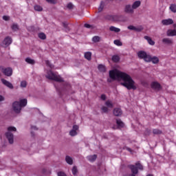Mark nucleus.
Listing matches in <instances>:
<instances>
[{"label": "nucleus", "mask_w": 176, "mask_h": 176, "mask_svg": "<svg viewBox=\"0 0 176 176\" xmlns=\"http://www.w3.org/2000/svg\"><path fill=\"white\" fill-rule=\"evenodd\" d=\"M25 61H26V63H28V64H32V65L35 64V60H34L33 59H32L30 58H26Z\"/></svg>", "instance_id": "nucleus-27"}, {"label": "nucleus", "mask_w": 176, "mask_h": 176, "mask_svg": "<svg viewBox=\"0 0 176 176\" xmlns=\"http://www.w3.org/2000/svg\"><path fill=\"white\" fill-rule=\"evenodd\" d=\"M105 105L107 107V108H113V103H112V101L111 100L106 101Z\"/></svg>", "instance_id": "nucleus-23"}, {"label": "nucleus", "mask_w": 176, "mask_h": 176, "mask_svg": "<svg viewBox=\"0 0 176 176\" xmlns=\"http://www.w3.org/2000/svg\"><path fill=\"white\" fill-rule=\"evenodd\" d=\"M16 129L14 126H9L8 128V131L6 133L5 135L9 142V144H13L14 140V135H13V132L16 131Z\"/></svg>", "instance_id": "nucleus-4"}, {"label": "nucleus", "mask_w": 176, "mask_h": 176, "mask_svg": "<svg viewBox=\"0 0 176 176\" xmlns=\"http://www.w3.org/2000/svg\"><path fill=\"white\" fill-rule=\"evenodd\" d=\"M107 98V96L104 94L101 95V100H105Z\"/></svg>", "instance_id": "nucleus-44"}, {"label": "nucleus", "mask_w": 176, "mask_h": 176, "mask_svg": "<svg viewBox=\"0 0 176 176\" xmlns=\"http://www.w3.org/2000/svg\"><path fill=\"white\" fill-rule=\"evenodd\" d=\"M72 171L73 175H76V173H78V168H76V166H74Z\"/></svg>", "instance_id": "nucleus-34"}, {"label": "nucleus", "mask_w": 176, "mask_h": 176, "mask_svg": "<svg viewBox=\"0 0 176 176\" xmlns=\"http://www.w3.org/2000/svg\"><path fill=\"white\" fill-rule=\"evenodd\" d=\"M10 17L8 16H3V20H5V21H8Z\"/></svg>", "instance_id": "nucleus-42"}, {"label": "nucleus", "mask_w": 176, "mask_h": 176, "mask_svg": "<svg viewBox=\"0 0 176 176\" xmlns=\"http://www.w3.org/2000/svg\"><path fill=\"white\" fill-rule=\"evenodd\" d=\"M144 39H146V41H148V43L149 45H151V46H153L155 45V41H153L152 40V38H151V37L148 36H144Z\"/></svg>", "instance_id": "nucleus-17"}, {"label": "nucleus", "mask_w": 176, "mask_h": 176, "mask_svg": "<svg viewBox=\"0 0 176 176\" xmlns=\"http://www.w3.org/2000/svg\"><path fill=\"white\" fill-rule=\"evenodd\" d=\"M153 134L159 135V134H162V131L159 129H153Z\"/></svg>", "instance_id": "nucleus-36"}, {"label": "nucleus", "mask_w": 176, "mask_h": 176, "mask_svg": "<svg viewBox=\"0 0 176 176\" xmlns=\"http://www.w3.org/2000/svg\"><path fill=\"white\" fill-rule=\"evenodd\" d=\"M129 152H131V148H127Z\"/></svg>", "instance_id": "nucleus-48"}, {"label": "nucleus", "mask_w": 176, "mask_h": 176, "mask_svg": "<svg viewBox=\"0 0 176 176\" xmlns=\"http://www.w3.org/2000/svg\"><path fill=\"white\" fill-rule=\"evenodd\" d=\"M58 176H67L63 172L58 173Z\"/></svg>", "instance_id": "nucleus-43"}, {"label": "nucleus", "mask_w": 176, "mask_h": 176, "mask_svg": "<svg viewBox=\"0 0 176 176\" xmlns=\"http://www.w3.org/2000/svg\"><path fill=\"white\" fill-rule=\"evenodd\" d=\"M93 42H100V36H96L92 38Z\"/></svg>", "instance_id": "nucleus-35"}, {"label": "nucleus", "mask_w": 176, "mask_h": 176, "mask_svg": "<svg viewBox=\"0 0 176 176\" xmlns=\"http://www.w3.org/2000/svg\"><path fill=\"white\" fill-rule=\"evenodd\" d=\"M65 161L68 164H72L73 163V160L72 157H69V156H66L65 157Z\"/></svg>", "instance_id": "nucleus-26"}, {"label": "nucleus", "mask_w": 176, "mask_h": 176, "mask_svg": "<svg viewBox=\"0 0 176 176\" xmlns=\"http://www.w3.org/2000/svg\"><path fill=\"white\" fill-rule=\"evenodd\" d=\"M0 70L6 76H12L13 70L10 67H4L3 66L0 67Z\"/></svg>", "instance_id": "nucleus-6"}, {"label": "nucleus", "mask_w": 176, "mask_h": 176, "mask_svg": "<svg viewBox=\"0 0 176 176\" xmlns=\"http://www.w3.org/2000/svg\"><path fill=\"white\" fill-rule=\"evenodd\" d=\"M97 159V155H89L87 157V160L89 162H95V160Z\"/></svg>", "instance_id": "nucleus-21"}, {"label": "nucleus", "mask_w": 176, "mask_h": 176, "mask_svg": "<svg viewBox=\"0 0 176 176\" xmlns=\"http://www.w3.org/2000/svg\"><path fill=\"white\" fill-rule=\"evenodd\" d=\"M12 31H17L19 30V25L16 23L12 24L11 26Z\"/></svg>", "instance_id": "nucleus-31"}, {"label": "nucleus", "mask_w": 176, "mask_h": 176, "mask_svg": "<svg viewBox=\"0 0 176 176\" xmlns=\"http://www.w3.org/2000/svg\"><path fill=\"white\" fill-rule=\"evenodd\" d=\"M109 78L107 81L111 82L112 80H118L122 86L126 87L128 90H137V83L133 80L130 75L122 72L118 69L109 71Z\"/></svg>", "instance_id": "nucleus-1"}, {"label": "nucleus", "mask_w": 176, "mask_h": 176, "mask_svg": "<svg viewBox=\"0 0 176 176\" xmlns=\"http://www.w3.org/2000/svg\"><path fill=\"white\" fill-rule=\"evenodd\" d=\"M12 43V38L7 36L3 41L4 46H9Z\"/></svg>", "instance_id": "nucleus-12"}, {"label": "nucleus", "mask_w": 176, "mask_h": 176, "mask_svg": "<svg viewBox=\"0 0 176 176\" xmlns=\"http://www.w3.org/2000/svg\"><path fill=\"white\" fill-rule=\"evenodd\" d=\"M160 84L157 82H153L151 83V88L154 89V90H160Z\"/></svg>", "instance_id": "nucleus-13"}, {"label": "nucleus", "mask_w": 176, "mask_h": 176, "mask_svg": "<svg viewBox=\"0 0 176 176\" xmlns=\"http://www.w3.org/2000/svg\"><path fill=\"white\" fill-rule=\"evenodd\" d=\"M85 57L87 60H91V52H88L85 53Z\"/></svg>", "instance_id": "nucleus-24"}, {"label": "nucleus", "mask_w": 176, "mask_h": 176, "mask_svg": "<svg viewBox=\"0 0 176 176\" xmlns=\"http://www.w3.org/2000/svg\"><path fill=\"white\" fill-rule=\"evenodd\" d=\"M116 123H117L118 127H124V124L120 120H117Z\"/></svg>", "instance_id": "nucleus-29"}, {"label": "nucleus", "mask_w": 176, "mask_h": 176, "mask_svg": "<svg viewBox=\"0 0 176 176\" xmlns=\"http://www.w3.org/2000/svg\"><path fill=\"white\" fill-rule=\"evenodd\" d=\"M47 2H48V3H57V0H46Z\"/></svg>", "instance_id": "nucleus-39"}, {"label": "nucleus", "mask_w": 176, "mask_h": 176, "mask_svg": "<svg viewBox=\"0 0 176 176\" xmlns=\"http://www.w3.org/2000/svg\"><path fill=\"white\" fill-rule=\"evenodd\" d=\"M67 9H74V4L72 3H69L67 6Z\"/></svg>", "instance_id": "nucleus-38"}, {"label": "nucleus", "mask_w": 176, "mask_h": 176, "mask_svg": "<svg viewBox=\"0 0 176 176\" xmlns=\"http://www.w3.org/2000/svg\"><path fill=\"white\" fill-rule=\"evenodd\" d=\"M109 31H111V32H120V29L118 28H116L115 26H111L109 28Z\"/></svg>", "instance_id": "nucleus-19"}, {"label": "nucleus", "mask_w": 176, "mask_h": 176, "mask_svg": "<svg viewBox=\"0 0 176 176\" xmlns=\"http://www.w3.org/2000/svg\"><path fill=\"white\" fill-rule=\"evenodd\" d=\"M78 131H79V126L78 125H74L72 129L69 132V135L72 137H75L78 135Z\"/></svg>", "instance_id": "nucleus-8"}, {"label": "nucleus", "mask_w": 176, "mask_h": 176, "mask_svg": "<svg viewBox=\"0 0 176 176\" xmlns=\"http://www.w3.org/2000/svg\"><path fill=\"white\" fill-rule=\"evenodd\" d=\"M168 36H175L176 30H168L166 32Z\"/></svg>", "instance_id": "nucleus-16"}, {"label": "nucleus", "mask_w": 176, "mask_h": 176, "mask_svg": "<svg viewBox=\"0 0 176 176\" xmlns=\"http://www.w3.org/2000/svg\"><path fill=\"white\" fill-rule=\"evenodd\" d=\"M174 23V21L171 19H163L162 21V25H171V24Z\"/></svg>", "instance_id": "nucleus-9"}, {"label": "nucleus", "mask_w": 176, "mask_h": 176, "mask_svg": "<svg viewBox=\"0 0 176 176\" xmlns=\"http://www.w3.org/2000/svg\"><path fill=\"white\" fill-rule=\"evenodd\" d=\"M141 6V1H135L133 5H132V8L133 9H137L138 8H140V6Z\"/></svg>", "instance_id": "nucleus-18"}, {"label": "nucleus", "mask_w": 176, "mask_h": 176, "mask_svg": "<svg viewBox=\"0 0 176 176\" xmlns=\"http://www.w3.org/2000/svg\"><path fill=\"white\" fill-rule=\"evenodd\" d=\"M114 45H116V46H122V43L120 42V40H115L113 41Z\"/></svg>", "instance_id": "nucleus-33"}, {"label": "nucleus", "mask_w": 176, "mask_h": 176, "mask_svg": "<svg viewBox=\"0 0 176 176\" xmlns=\"http://www.w3.org/2000/svg\"><path fill=\"white\" fill-rule=\"evenodd\" d=\"M45 64L47 67L50 68V69L45 70V78L50 80H55V82H63V78L57 73L52 71L54 69V65H52L49 60H46Z\"/></svg>", "instance_id": "nucleus-2"}, {"label": "nucleus", "mask_w": 176, "mask_h": 176, "mask_svg": "<svg viewBox=\"0 0 176 176\" xmlns=\"http://www.w3.org/2000/svg\"><path fill=\"white\" fill-rule=\"evenodd\" d=\"M1 82L3 83V85H4L5 86H6L7 87H8L9 89H14L13 85L11 84L10 82L2 78L1 79Z\"/></svg>", "instance_id": "nucleus-11"}, {"label": "nucleus", "mask_w": 176, "mask_h": 176, "mask_svg": "<svg viewBox=\"0 0 176 176\" xmlns=\"http://www.w3.org/2000/svg\"><path fill=\"white\" fill-rule=\"evenodd\" d=\"M124 12L126 13H129L131 14H133V13H134V8H133V6L130 5H126L124 8Z\"/></svg>", "instance_id": "nucleus-10"}, {"label": "nucleus", "mask_w": 176, "mask_h": 176, "mask_svg": "<svg viewBox=\"0 0 176 176\" xmlns=\"http://www.w3.org/2000/svg\"><path fill=\"white\" fill-rule=\"evenodd\" d=\"M151 61L153 63V64H158L159 63V58H157V56H151L150 55V60H149V63H151Z\"/></svg>", "instance_id": "nucleus-14"}, {"label": "nucleus", "mask_w": 176, "mask_h": 176, "mask_svg": "<svg viewBox=\"0 0 176 176\" xmlns=\"http://www.w3.org/2000/svg\"><path fill=\"white\" fill-rule=\"evenodd\" d=\"M3 100H5V98H3V96L0 95V102L3 101Z\"/></svg>", "instance_id": "nucleus-46"}, {"label": "nucleus", "mask_w": 176, "mask_h": 176, "mask_svg": "<svg viewBox=\"0 0 176 176\" xmlns=\"http://www.w3.org/2000/svg\"><path fill=\"white\" fill-rule=\"evenodd\" d=\"M34 10H36V12H42L43 10V8H42V6H39V5H35L34 7Z\"/></svg>", "instance_id": "nucleus-22"}, {"label": "nucleus", "mask_w": 176, "mask_h": 176, "mask_svg": "<svg viewBox=\"0 0 176 176\" xmlns=\"http://www.w3.org/2000/svg\"><path fill=\"white\" fill-rule=\"evenodd\" d=\"M122 21H124V20H122Z\"/></svg>", "instance_id": "nucleus-49"}, {"label": "nucleus", "mask_w": 176, "mask_h": 176, "mask_svg": "<svg viewBox=\"0 0 176 176\" xmlns=\"http://www.w3.org/2000/svg\"><path fill=\"white\" fill-rule=\"evenodd\" d=\"M21 87H27V81L23 80L21 82Z\"/></svg>", "instance_id": "nucleus-37"}, {"label": "nucleus", "mask_w": 176, "mask_h": 176, "mask_svg": "<svg viewBox=\"0 0 176 176\" xmlns=\"http://www.w3.org/2000/svg\"><path fill=\"white\" fill-rule=\"evenodd\" d=\"M27 105V99H21L19 102H14L12 104L14 112L16 113H20L23 107Z\"/></svg>", "instance_id": "nucleus-3"}, {"label": "nucleus", "mask_w": 176, "mask_h": 176, "mask_svg": "<svg viewBox=\"0 0 176 176\" xmlns=\"http://www.w3.org/2000/svg\"><path fill=\"white\" fill-rule=\"evenodd\" d=\"M102 112H108V111H109L108 107H102Z\"/></svg>", "instance_id": "nucleus-41"}, {"label": "nucleus", "mask_w": 176, "mask_h": 176, "mask_svg": "<svg viewBox=\"0 0 176 176\" xmlns=\"http://www.w3.org/2000/svg\"><path fill=\"white\" fill-rule=\"evenodd\" d=\"M170 9L171 12H173V13H176V5L175 4L170 5Z\"/></svg>", "instance_id": "nucleus-30"}, {"label": "nucleus", "mask_w": 176, "mask_h": 176, "mask_svg": "<svg viewBox=\"0 0 176 176\" xmlns=\"http://www.w3.org/2000/svg\"><path fill=\"white\" fill-rule=\"evenodd\" d=\"M32 130H38V128L36 126H32Z\"/></svg>", "instance_id": "nucleus-47"}, {"label": "nucleus", "mask_w": 176, "mask_h": 176, "mask_svg": "<svg viewBox=\"0 0 176 176\" xmlns=\"http://www.w3.org/2000/svg\"><path fill=\"white\" fill-rule=\"evenodd\" d=\"M113 114L115 116H120L122 115V110L120 108H116L113 110Z\"/></svg>", "instance_id": "nucleus-15"}, {"label": "nucleus", "mask_w": 176, "mask_h": 176, "mask_svg": "<svg viewBox=\"0 0 176 176\" xmlns=\"http://www.w3.org/2000/svg\"><path fill=\"white\" fill-rule=\"evenodd\" d=\"M38 38H40V39H46V34L44 33H39Z\"/></svg>", "instance_id": "nucleus-32"}, {"label": "nucleus", "mask_w": 176, "mask_h": 176, "mask_svg": "<svg viewBox=\"0 0 176 176\" xmlns=\"http://www.w3.org/2000/svg\"><path fill=\"white\" fill-rule=\"evenodd\" d=\"M163 43H166V45H171L173 43V40L168 38H165L162 39Z\"/></svg>", "instance_id": "nucleus-20"}, {"label": "nucleus", "mask_w": 176, "mask_h": 176, "mask_svg": "<svg viewBox=\"0 0 176 176\" xmlns=\"http://www.w3.org/2000/svg\"><path fill=\"white\" fill-rule=\"evenodd\" d=\"M128 30H130L131 31H135L136 32H140L144 30V28H142V25L140 26H134V25H129L128 26Z\"/></svg>", "instance_id": "nucleus-7"}, {"label": "nucleus", "mask_w": 176, "mask_h": 176, "mask_svg": "<svg viewBox=\"0 0 176 176\" xmlns=\"http://www.w3.org/2000/svg\"><path fill=\"white\" fill-rule=\"evenodd\" d=\"M102 9H104V3H101L100 6V7L98 8V12H102Z\"/></svg>", "instance_id": "nucleus-40"}, {"label": "nucleus", "mask_w": 176, "mask_h": 176, "mask_svg": "<svg viewBox=\"0 0 176 176\" xmlns=\"http://www.w3.org/2000/svg\"><path fill=\"white\" fill-rule=\"evenodd\" d=\"M119 60H120V58L119 57V56L118 55H114L113 57H112V60L114 62V63H118L119 61Z\"/></svg>", "instance_id": "nucleus-28"}, {"label": "nucleus", "mask_w": 176, "mask_h": 176, "mask_svg": "<svg viewBox=\"0 0 176 176\" xmlns=\"http://www.w3.org/2000/svg\"><path fill=\"white\" fill-rule=\"evenodd\" d=\"M98 68L100 72H105V71L107 70L104 65H99Z\"/></svg>", "instance_id": "nucleus-25"}, {"label": "nucleus", "mask_w": 176, "mask_h": 176, "mask_svg": "<svg viewBox=\"0 0 176 176\" xmlns=\"http://www.w3.org/2000/svg\"><path fill=\"white\" fill-rule=\"evenodd\" d=\"M138 56L139 58H142V60L146 61V63H149V60H151V55L144 51L138 52Z\"/></svg>", "instance_id": "nucleus-5"}, {"label": "nucleus", "mask_w": 176, "mask_h": 176, "mask_svg": "<svg viewBox=\"0 0 176 176\" xmlns=\"http://www.w3.org/2000/svg\"><path fill=\"white\" fill-rule=\"evenodd\" d=\"M85 27L86 28H90V25H89V24H87V23H85Z\"/></svg>", "instance_id": "nucleus-45"}]
</instances>
